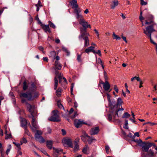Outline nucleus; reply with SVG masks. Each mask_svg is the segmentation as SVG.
Instances as JSON below:
<instances>
[{
  "mask_svg": "<svg viewBox=\"0 0 157 157\" xmlns=\"http://www.w3.org/2000/svg\"><path fill=\"white\" fill-rule=\"evenodd\" d=\"M145 25H149L145 29H143L144 33L149 37L150 41L154 44H156L152 39L151 38V33L155 31L154 28L155 26L157 27L156 24L154 21V18L153 16L151 14H148L145 17Z\"/></svg>",
  "mask_w": 157,
  "mask_h": 157,
  "instance_id": "f257e3e1",
  "label": "nucleus"
},
{
  "mask_svg": "<svg viewBox=\"0 0 157 157\" xmlns=\"http://www.w3.org/2000/svg\"><path fill=\"white\" fill-rule=\"evenodd\" d=\"M121 107L115 109L112 111H110L108 115V120L109 121L114 122L117 120L118 117L121 115L124 109L121 106Z\"/></svg>",
  "mask_w": 157,
  "mask_h": 157,
  "instance_id": "f03ea898",
  "label": "nucleus"
},
{
  "mask_svg": "<svg viewBox=\"0 0 157 157\" xmlns=\"http://www.w3.org/2000/svg\"><path fill=\"white\" fill-rule=\"evenodd\" d=\"M56 77L54 78V90H55L56 89L58 85V80L57 78L59 79V82L62 86H63L67 83L66 79L65 78L63 77V74L61 73H59L58 71H56Z\"/></svg>",
  "mask_w": 157,
  "mask_h": 157,
  "instance_id": "7ed1b4c3",
  "label": "nucleus"
},
{
  "mask_svg": "<svg viewBox=\"0 0 157 157\" xmlns=\"http://www.w3.org/2000/svg\"><path fill=\"white\" fill-rule=\"evenodd\" d=\"M79 22V24L81 25L83 28L80 27V33H87L86 29L89 27L91 28L90 25V24H88V23L84 19V17L83 16L77 19Z\"/></svg>",
  "mask_w": 157,
  "mask_h": 157,
  "instance_id": "20e7f679",
  "label": "nucleus"
},
{
  "mask_svg": "<svg viewBox=\"0 0 157 157\" xmlns=\"http://www.w3.org/2000/svg\"><path fill=\"white\" fill-rule=\"evenodd\" d=\"M108 101L109 105L112 109L110 111H112L115 109H117L118 107H120L121 106L123 103L122 100L120 98H118L117 100V103L115 100H111L109 99Z\"/></svg>",
  "mask_w": 157,
  "mask_h": 157,
  "instance_id": "39448f33",
  "label": "nucleus"
},
{
  "mask_svg": "<svg viewBox=\"0 0 157 157\" xmlns=\"http://www.w3.org/2000/svg\"><path fill=\"white\" fill-rule=\"evenodd\" d=\"M90 36V34L88 32L82 33L79 35L78 36L79 39L80 40L81 38H82L85 41L84 47H87L90 45L89 40L88 38V37Z\"/></svg>",
  "mask_w": 157,
  "mask_h": 157,
  "instance_id": "423d86ee",
  "label": "nucleus"
},
{
  "mask_svg": "<svg viewBox=\"0 0 157 157\" xmlns=\"http://www.w3.org/2000/svg\"><path fill=\"white\" fill-rule=\"evenodd\" d=\"M58 111L55 110L52 111L53 115L48 118L50 121L54 122H58L60 121L59 116L58 114Z\"/></svg>",
  "mask_w": 157,
  "mask_h": 157,
  "instance_id": "0eeeda50",
  "label": "nucleus"
},
{
  "mask_svg": "<svg viewBox=\"0 0 157 157\" xmlns=\"http://www.w3.org/2000/svg\"><path fill=\"white\" fill-rule=\"evenodd\" d=\"M27 109L31 113L32 116H34L36 113V109L34 105H31L27 102H25Z\"/></svg>",
  "mask_w": 157,
  "mask_h": 157,
  "instance_id": "6e6552de",
  "label": "nucleus"
},
{
  "mask_svg": "<svg viewBox=\"0 0 157 157\" xmlns=\"http://www.w3.org/2000/svg\"><path fill=\"white\" fill-rule=\"evenodd\" d=\"M42 132L41 131L36 130V132L35 134V137L40 143H44L45 141L44 139L41 136V135Z\"/></svg>",
  "mask_w": 157,
  "mask_h": 157,
  "instance_id": "1a4fd4ad",
  "label": "nucleus"
},
{
  "mask_svg": "<svg viewBox=\"0 0 157 157\" xmlns=\"http://www.w3.org/2000/svg\"><path fill=\"white\" fill-rule=\"evenodd\" d=\"M62 142L65 146L67 145L71 147H73L72 141L70 138H64L62 140Z\"/></svg>",
  "mask_w": 157,
  "mask_h": 157,
  "instance_id": "9d476101",
  "label": "nucleus"
},
{
  "mask_svg": "<svg viewBox=\"0 0 157 157\" xmlns=\"http://www.w3.org/2000/svg\"><path fill=\"white\" fill-rule=\"evenodd\" d=\"M31 123L32 127L30 126L33 132H35L36 129L39 128V126L37 124L36 119L34 116H33Z\"/></svg>",
  "mask_w": 157,
  "mask_h": 157,
  "instance_id": "9b49d317",
  "label": "nucleus"
},
{
  "mask_svg": "<svg viewBox=\"0 0 157 157\" xmlns=\"http://www.w3.org/2000/svg\"><path fill=\"white\" fill-rule=\"evenodd\" d=\"M21 97L27 98L28 100L32 99V93L30 92L22 93L20 94Z\"/></svg>",
  "mask_w": 157,
  "mask_h": 157,
  "instance_id": "f8f14e48",
  "label": "nucleus"
},
{
  "mask_svg": "<svg viewBox=\"0 0 157 157\" xmlns=\"http://www.w3.org/2000/svg\"><path fill=\"white\" fill-rule=\"evenodd\" d=\"M149 143V142H148L143 143V145L142 147V149L143 151L147 152H148L149 148L151 147V146L150 145Z\"/></svg>",
  "mask_w": 157,
  "mask_h": 157,
  "instance_id": "ddd939ff",
  "label": "nucleus"
},
{
  "mask_svg": "<svg viewBox=\"0 0 157 157\" xmlns=\"http://www.w3.org/2000/svg\"><path fill=\"white\" fill-rule=\"evenodd\" d=\"M99 128L98 127L93 128L90 131V134L91 135L96 134L99 132Z\"/></svg>",
  "mask_w": 157,
  "mask_h": 157,
  "instance_id": "4468645a",
  "label": "nucleus"
},
{
  "mask_svg": "<svg viewBox=\"0 0 157 157\" xmlns=\"http://www.w3.org/2000/svg\"><path fill=\"white\" fill-rule=\"evenodd\" d=\"M40 25L42 27L43 29L46 33L48 32L49 33H51V31L49 28L48 25H45L43 24H41V25Z\"/></svg>",
  "mask_w": 157,
  "mask_h": 157,
  "instance_id": "2eb2a0df",
  "label": "nucleus"
},
{
  "mask_svg": "<svg viewBox=\"0 0 157 157\" xmlns=\"http://www.w3.org/2000/svg\"><path fill=\"white\" fill-rule=\"evenodd\" d=\"M74 124L75 126L78 128L82 124H84L83 121H81L80 120L75 119L74 121Z\"/></svg>",
  "mask_w": 157,
  "mask_h": 157,
  "instance_id": "dca6fc26",
  "label": "nucleus"
},
{
  "mask_svg": "<svg viewBox=\"0 0 157 157\" xmlns=\"http://www.w3.org/2000/svg\"><path fill=\"white\" fill-rule=\"evenodd\" d=\"M110 87V85L107 81H105V83H103V88L105 91L108 90Z\"/></svg>",
  "mask_w": 157,
  "mask_h": 157,
  "instance_id": "f3484780",
  "label": "nucleus"
},
{
  "mask_svg": "<svg viewBox=\"0 0 157 157\" xmlns=\"http://www.w3.org/2000/svg\"><path fill=\"white\" fill-rule=\"evenodd\" d=\"M36 86L35 84L33 82L31 84V85L29 87V90L32 93L34 91H35L36 90Z\"/></svg>",
  "mask_w": 157,
  "mask_h": 157,
  "instance_id": "a211bd4d",
  "label": "nucleus"
},
{
  "mask_svg": "<svg viewBox=\"0 0 157 157\" xmlns=\"http://www.w3.org/2000/svg\"><path fill=\"white\" fill-rule=\"evenodd\" d=\"M95 48L93 46H90L88 47V48L86 49L85 50V52L87 53V54H89V53L90 52H91L93 53L95 52V50L94 49Z\"/></svg>",
  "mask_w": 157,
  "mask_h": 157,
  "instance_id": "6ab92c4d",
  "label": "nucleus"
},
{
  "mask_svg": "<svg viewBox=\"0 0 157 157\" xmlns=\"http://www.w3.org/2000/svg\"><path fill=\"white\" fill-rule=\"evenodd\" d=\"M83 135L81 136V139L84 142H86V137H89L88 135L84 131L83 132Z\"/></svg>",
  "mask_w": 157,
  "mask_h": 157,
  "instance_id": "aec40b11",
  "label": "nucleus"
},
{
  "mask_svg": "<svg viewBox=\"0 0 157 157\" xmlns=\"http://www.w3.org/2000/svg\"><path fill=\"white\" fill-rule=\"evenodd\" d=\"M52 144L53 141L52 140H48L46 142V146L50 149H51L52 148Z\"/></svg>",
  "mask_w": 157,
  "mask_h": 157,
  "instance_id": "412c9836",
  "label": "nucleus"
},
{
  "mask_svg": "<svg viewBox=\"0 0 157 157\" xmlns=\"http://www.w3.org/2000/svg\"><path fill=\"white\" fill-rule=\"evenodd\" d=\"M148 153L144 157H153L154 156V152L151 149L148 150Z\"/></svg>",
  "mask_w": 157,
  "mask_h": 157,
  "instance_id": "4be33fe9",
  "label": "nucleus"
},
{
  "mask_svg": "<svg viewBox=\"0 0 157 157\" xmlns=\"http://www.w3.org/2000/svg\"><path fill=\"white\" fill-rule=\"evenodd\" d=\"M27 121L25 119H23L21 121V125L22 127L25 128H27Z\"/></svg>",
  "mask_w": 157,
  "mask_h": 157,
  "instance_id": "5701e85b",
  "label": "nucleus"
},
{
  "mask_svg": "<svg viewBox=\"0 0 157 157\" xmlns=\"http://www.w3.org/2000/svg\"><path fill=\"white\" fill-rule=\"evenodd\" d=\"M118 4V2L117 0L113 1L111 4V8L112 9H114L115 7L117 6Z\"/></svg>",
  "mask_w": 157,
  "mask_h": 157,
  "instance_id": "b1692460",
  "label": "nucleus"
},
{
  "mask_svg": "<svg viewBox=\"0 0 157 157\" xmlns=\"http://www.w3.org/2000/svg\"><path fill=\"white\" fill-rule=\"evenodd\" d=\"M55 65L56 68L58 70H60L62 67L61 65L57 61H56L55 63Z\"/></svg>",
  "mask_w": 157,
  "mask_h": 157,
  "instance_id": "393cba45",
  "label": "nucleus"
},
{
  "mask_svg": "<svg viewBox=\"0 0 157 157\" xmlns=\"http://www.w3.org/2000/svg\"><path fill=\"white\" fill-rule=\"evenodd\" d=\"M75 13H76V18L77 19L81 17L82 16L81 14H79V13L80 12V11H79L77 8H75Z\"/></svg>",
  "mask_w": 157,
  "mask_h": 157,
  "instance_id": "a878e982",
  "label": "nucleus"
},
{
  "mask_svg": "<svg viewBox=\"0 0 157 157\" xmlns=\"http://www.w3.org/2000/svg\"><path fill=\"white\" fill-rule=\"evenodd\" d=\"M71 3L73 6L72 8H78V6L76 0H73Z\"/></svg>",
  "mask_w": 157,
  "mask_h": 157,
  "instance_id": "bb28decb",
  "label": "nucleus"
},
{
  "mask_svg": "<svg viewBox=\"0 0 157 157\" xmlns=\"http://www.w3.org/2000/svg\"><path fill=\"white\" fill-rule=\"evenodd\" d=\"M6 139H8L11 138L12 136L10 133L7 130H5Z\"/></svg>",
  "mask_w": 157,
  "mask_h": 157,
  "instance_id": "cd10ccee",
  "label": "nucleus"
},
{
  "mask_svg": "<svg viewBox=\"0 0 157 157\" xmlns=\"http://www.w3.org/2000/svg\"><path fill=\"white\" fill-rule=\"evenodd\" d=\"M53 149L54 151V152H56L58 154H59L60 152H63V150L60 148H56L55 147H53Z\"/></svg>",
  "mask_w": 157,
  "mask_h": 157,
  "instance_id": "c85d7f7f",
  "label": "nucleus"
},
{
  "mask_svg": "<svg viewBox=\"0 0 157 157\" xmlns=\"http://www.w3.org/2000/svg\"><path fill=\"white\" fill-rule=\"evenodd\" d=\"M89 147L87 145H86L85 147H84L82 150V151L83 153L84 154H87L88 153V151L89 150Z\"/></svg>",
  "mask_w": 157,
  "mask_h": 157,
  "instance_id": "c756f323",
  "label": "nucleus"
},
{
  "mask_svg": "<svg viewBox=\"0 0 157 157\" xmlns=\"http://www.w3.org/2000/svg\"><path fill=\"white\" fill-rule=\"evenodd\" d=\"M87 141L89 144H91L93 140H96L92 137H88Z\"/></svg>",
  "mask_w": 157,
  "mask_h": 157,
  "instance_id": "7c9ffc66",
  "label": "nucleus"
},
{
  "mask_svg": "<svg viewBox=\"0 0 157 157\" xmlns=\"http://www.w3.org/2000/svg\"><path fill=\"white\" fill-rule=\"evenodd\" d=\"M28 87V86L27 85V82L26 81H25L23 82V90L24 91L26 90L27 89Z\"/></svg>",
  "mask_w": 157,
  "mask_h": 157,
  "instance_id": "2f4dec72",
  "label": "nucleus"
},
{
  "mask_svg": "<svg viewBox=\"0 0 157 157\" xmlns=\"http://www.w3.org/2000/svg\"><path fill=\"white\" fill-rule=\"evenodd\" d=\"M11 146L10 144H9L8 145L6 151V155H8L10 150L11 149Z\"/></svg>",
  "mask_w": 157,
  "mask_h": 157,
  "instance_id": "473e14b6",
  "label": "nucleus"
},
{
  "mask_svg": "<svg viewBox=\"0 0 157 157\" xmlns=\"http://www.w3.org/2000/svg\"><path fill=\"white\" fill-rule=\"evenodd\" d=\"M113 39H115L117 40H119L121 39V37L118 36L115 34L114 33H113Z\"/></svg>",
  "mask_w": 157,
  "mask_h": 157,
  "instance_id": "72a5a7b5",
  "label": "nucleus"
},
{
  "mask_svg": "<svg viewBox=\"0 0 157 157\" xmlns=\"http://www.w3.org/2000/svg\"><path fill=\"white\" fill-rule=\"evenodd\" d=\"M130 115L127 112L125 113L123 116H122V118H128L130 117Z\"/></svg>",
  "mask_w": 157,
  "mask_h": 157,
  "instance_id": "f704fd0d",
  "label": "nucleus"
},
{
  "mask_svg": "<svg viewBox=\"0 0 157 157\" xmlns=\"http://www.w3.org/2000/svg\"><path fill=\"white\" fill-rule=\"evenodd\" d=\"M25 134L27 135L28 136H31L32 135L31 133L29 132L28 130L27 129V128H25Z\"/></svg>",
  "mask_w": 157,
  "mask_h": 157,
  "instance_id": "c9c22d12",
  "label": "nucleus"
},
{
  "mask_svg": "<svg viewBox=\"0 0 157 157\" xmlns=\"http://www.w3.org/2000/svg\"><path fill=\"white\" fill-rule=\"evenodd\" d=\"M62 49L63 50L67 53V56H69L70 55V53L66 48L63 47H62Z\"/></svg>",
  "mask_w": 157,
  "mask_h": 157,
  "instance_id": "e433bc0d",
  "label": "nucleus"
},
{
  "mask_svg": "<svg viewBox=\"0 0 157 157\" xmlns=\"http://www.w3.org/2000/svg\"><path fill=\"white\" fill-rule=\"evenodd\" d=\"M48 25L49 26L50 25L51 27H52L54 29L56 28L55 25L50 21H48Z\"/></svg>",
  "mask_w": 157,
  "mask_h": 157,
  "instance_id": "4c0bfd02",
  "label": "nucleus"
},
{
  "mask_svg": "<svg viewBox=\"0 0 157 157\" xmlns=\"http://www.w3.org/2000/svg\"><path fill=\"white\" fill-rule=\"evenodd\" d=\"M79 145L78 144H75V147L74 148V151L76 152L78 151L79 149Z\"/></svg>",
  "mask_w": 157,
  "mask_h": 157,
  "instance_id": "58836bf2",
  "label": "nucleus"
},
{
  "mask_svg": "<svg viewBox=\"0 0 157 157\" xmlns=\"http://www.w3.org/2000/svg\"><path fill=\"white\" fill-rule=\"evenodd\" d=\"M56 55V52L54 51H52L50 52V56L54 58Z\"/></svg>",
  "mask_w": 157,
  "mask_h": 157,
  "instance_id": "ea45409f",
  "label": "nucleus"
},
{
  "mask_svg": "<svg viewBox=\"0 0 157 157\" xmlns=\"http://www.w3.org/2000/svg\"><path fill=\"white\" fill-rule=\"evenodd\" d=\"M27 142V140L25 138H22L21 140L20 143L21 144H22L23 143H26Z\"/></svg>",
  "mask_w": 157,
  "mask_h": 157,
  "instance_id": "a19ab883",
  "label": "nucleus"
},
{
  "mask_svg": "<svg viewBox=\"0 0 157 157\" xmlns=\"http://www.w3.org/2000/svg\"><path fill=\"white\" fill-rule=\"evenodd\" d=\"M13 143L16 146V147L18 148L19 150H21V148L20 146L21 145V144H17L15 142H13Z\"/></svg>",
  "mask_w": 157,
  "mask_h": 157,
  "instance_id": "79ce46f5",
  "label": "nucleus"
},
{
  "mask_svg": "<svg viewBox=\"0 0 157 157\" xmlns=\"http://www.w3.org/2000/svg\"><path fill=\"white\" fill-rule=\"evenodd\" d=\"M128 121L127 120H125V124H124V128L126 129H128Z\"/></svg>",
  "mask_w": 157,
  "mask_h": 157,
  "instance_id": "37998d69",
  "label": "nucleus"
},
{
  "mask_svg": "<svg viewBox=\"0 0 157 157\" xmlns=\"http://www.w3.org/2000/svg\"><path fill=\"white\" fill-rule=\"evenodd\" d=\"M140 78L139 77L135 76L131 78V81H133L134 80L136 79L137 81H140Z\"/></svg>",
  "mask_w": 157,
  "mask_h": 157,
  "instance_id": "c03bdc74",
  "label": "nucleus"
},
{
  "mask_svg": "<svg viewBox=\"0 0 157 157\" xmlns=\"http://www.w3.org/2000/svg\"><path fill=\"white\" fill-rule=\"evenodd\" d=\"M77 60L78 62H81V55L77 54Z\"/></svg>",
  "mask_w": 157,
  "mask_h": 157,
  "instance_id": "a18cd8bd",
  "label": "nucleus"
},
{
  "mask_svg": "<svg viewBox=\"0 0 157 157\" xmlns=\"http://www.w3.org/2000/svg\"><path fill=\"white\" fill-rule=\"evenodd\" d=\"M35 19L36 20H37L38 21V23L39 24H40V25H41V24H42V22H41V21H40V20L39 19V17H38V16L37 15L36 16V17H35Z\"/></svg>",
  "mask_w": 157,
  "mask_h": 157,
  "instance_id": "49530a36",
  "label": "nucleus"
},
{
  "mask_svg": "<svg viewBox=\"0 0 157 157\" xmlns=\"http://www.w3.org/2000/svg\"><path fill=\"white\" fill-rule=\"evenodd\" d=\"M78 115V114L77 113V112L76 111H75L74 112V115H72L71 117V118L72 119H73V118H74L75 117H76Z\"/></svg>",
  "mask_w": 157,
  "mask_h": 157,
  "instance_id": "de8ad7c7",
  "label": "nucleus"
},
{
  "mask_svg": "<svg viewBox=\"0 0 157 157\" xmlns=\"http://www.w3.org/2000/svg\"><path fill=\"white\" fill-rule=\"evenodd\" d=\"M34 96L33 97L32 96V99L37 98L38 96V94L37 92H34Z\"/></svg>",
  "mask_w": 157,
  "mask_h": 157,
  "instance_id": "09e8293b",
  "label": "nucleus"
},
{
  "mask_svg": "<svg viewBox=\"0 0 157 157\" xmlns=\"http://www.w3.org/2000/svg\"><path fill=\"white\" fill-rule=\"evenodd\" d=\"M98 63L101 65L103 68L104 69V67H103V65L102 63V61H101V59L100 58H98Z\"/></svg>",
  "mask_w": 157,
  "mask_h": 157,
  "instance_id": "8fccbe9b",
  "label": "nucleus"
},
{
  "mask_svg": "<svg viewBox=\"0 0 157 157\" xmlns=\"http://www.w3.org/2000/svg\"><path fill=\"white\" fill-rule=\"evenodd\" d=\"M137 143L138 144V145L140 146H141L142 144H143V143L142 142V140L140 139L138 140V141Z\"/></svg>",
  "mask_w": 157,
  "mask_h": 157,
  "instance_id": "3c124183",
  "label": "nucleus"
},
{
  "mask_svg": "<svg viewBox=\"0 0 157 157\" xmlns=\"http://www.w3.org/2000/svg\"><path fill=\"white\" fill-rule=\"evenodd\" d=\"M145 19V18H144L142 16H140V20L141 21L142 23V26L144 25V24L143 23V20Z\"/></svg>",
  "mask_w": 157,
  "mask_h": 157,
  "instance_id": "603ef678",
  "label": "nucleus"
},
{
  "mask_svg": "<svg viewBox=\"0 0 157 157\" xmlns=\"http://www.w3.org/2000/svg\"><path fill=\"white\" fill-rule=\"evenodd\" d=\"M136 136L137 137H139L140 136V135H139V132H135L134 133V135L132 137V139H134L135 137V136Z\"/></svg>",
  "mask_w": 157,
  "mask_h": 157,
  "instance_id": "864d4df0",
  "label": "nucleus"
},
{
  "mask_svg": "<svg viewBox=\"0 0 157 157\" xmlns=\"http://www.w3.org/2000/svg\"><path fill=\"white\" fill-rule=\"evenodd\" d=\"M41 151L44 155L48 156V157H50V155L48 154L47 153L46 151L44 150H42Z\"/></svg>",
  "mask_w": 157,
  "mask_h": 157,
  "instance_id": "5fc2aeb1",
  "label": "nucleus"
},
{
  "mask_svg": "<svg viewBox=\"0 0 157 157\" xmlns=\"http://www.w3.org/2000/svg\"><path fill=\"white\" fill-rule=\"evenodd\" d=\"M94 53V54H98L100 56H101V51L100 50H98L96 52L95 51V53Z\"/></svg>",
  "mask_w": 157,
  "mask_h": 157,
  "instance_id": "6e6d98bb",
  "label": "nucleus"
},
{
  "mask_svg": "<svg viewBox=\"0 0 157 157\" xmlns=\"http://www.w3.org/2000/svg\"><path fill=\"white\" fill-rule=\"evenodd\" d=\"M79 138H76L74 141L75 144H78V143L79 142Z\"/></svg>",
  "mask_w": 157,
  "mask_h": 157,
  "instance_id": "4d7b16f0",
  "label": "nucleus"
},
{
  "mask_svg": "<svg viewBox=\"0 0 157 157\" xmlns=\"http://www.w3.org/2000/svg\"><path fill=\"white\" fill-rule=\"evenodd\" d=\"M57 105L59 108L61 109L62 108H63V109H64V107L61 104V103L59 102H57Z\"/></svg>",
  "mask_w": 157,
  "mask_h": 157,
  "instance_id": "13d9d810",
  "label": "nucleus"
},
{
  "mask_svg": "<svg viewBox=\"0 0 157 157\" xmlns=\"http://www.w3.org/2000/svg\"><path fill=\"white\" fill-rule=\"evenodd\" d=\"M105 148L107 153H108L109 152V147L108 146H105Z\"/></svg>",
  "mask_w": 157,
  "mask_h": 157,
  "instance_id": "bf43d9fd",
  "label": "nucleus"
},
{
  "mask_svg": "<svg viewBox=\"0 0 157 157\" xmlns=\"http://www.w3.org/2000/svg\"><path fill=\"white\" fill-rule=\"evenodd\" d=\"M38 48L40 50L42 51L43 53H45V52L44 51V48L42 47V46L39 47Z\"/></svg>",
  "mask_w": 157,
  "mask_h": 157,
  "instance_id": "052dcab7",
  "label": "nucleus"
},
{
  "mask_svg": "<svg viewBox=\"0 0 157 157\" xmlns=\"http://www.w3.org/2000/svg\"><path fill=\"white\" fill-rule=\"evenodd\" d=\"M141 4L142 5H146L147 4V3L144 2V0H140Z\"/></svg>",
  "mask_w": 157,
  "mask_h": 157,
  "instance_id": "680f3d73",
  "label": "nucleus"
},
{
  "mask_svg": "<svg viewBox=\"0 0 157 157\" xmlns=\"http://www.w3.org/2000/svg\"><path fill=\"white\" fill-rule=\"evenodd\" d=\"M114 89L117 93L118 92V89L116 85L114 86Z\"/></svg>",
  "mask_w": 157,
  "mask_h": 157,
  "instance_id": "e2e57ef3",
  "label": "nucleus"
},
{
  "mask_svg": "<svg viewBox=\"0 0 157 157\" xmlns=\"http://www.w3.org/2000/svg\"><path fill=\"white\" fill-rule=\"evenodd\" d=\"M3 150V148L2 146V144L1 143H0V151L1 152V154H2Z\"/></svg>",
  "mask_w": 157,
  "mask_h": 157,
  "instance_id": "0e129e2a",
  "label": "nucleus"
},
{
  "mask_svg": "<svg viewBox=\"0 0 157 157\" xmlns=\"http://www.w3.org/2000/svg\"><path fill=\"white\" fill-rule=\"evenodd\" d=\"M94 31H95V33L96 34L97 37L99 38V33L98 32V31L96 29L94 30Z\"/></svg>",
  "mask_w": 157,
  "mask_h": 157,
  "instance_id": "69168bd1",
  "label": "nucleus"
},
{
  "mask_svg": "<svg viewBox=\"0 0 157 157\" xmlns=\"http://www.w3.org/2000/svg\"><path fill=\"white\" fill-rule=\"evenodd\" d=\"M61 131L62 132V134L63 136H64L66 134V132L64 129H62Z\"/></svg>",
  "mask_w": 157,
  "mask_h": 157,
  "instance_id": "338daca9",
  "label": "nucleus"
},
{
  "mask_svg": "<svg viewBox=\"0 0 157 157\" xmlns=\"http://www.w3.org/2000/svg\"><path fill=\"white\" fill-rule=\"evenodd\" d=\"M122 38L123 39V40L126 42L127 43V41L126 40V38L125 37L123 36L122 35Z\"/></svg>",
  "mask_w": 157,
  "mask_h": 157,
  "instance_id": "774afa93",
  "label": "nucleus"
}]
</instances>
